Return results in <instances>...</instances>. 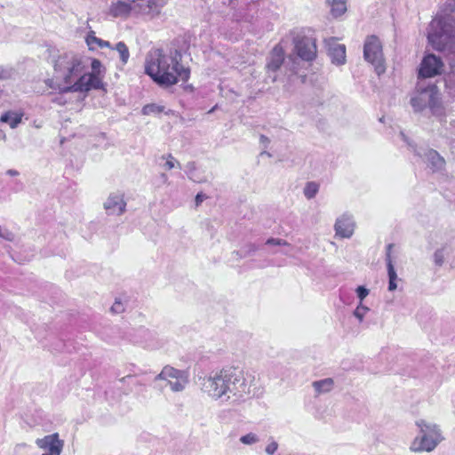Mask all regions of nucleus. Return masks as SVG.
I'll return each mask as SVG.
<instances>
[{"label":"nucleus","mask_w":455,"mask_h":455,"mask_svg":"<svg viewBox=\"0 0 455 455\" xmlns=\"http://www.w3.org/2000/svg\"><path fill=\"white\" fill-rule=\"evenodd\" d=\"M36 446L44 451L42 455H60L64 447V441L58 433L45 435L36 440Z\"/></svg>","instance_id":"obj_11"},{"label":"nucleus","mask_w":455,"mask_h":455,"mask_svg":"<svg viewBox=\"0 0 455 455\" xmlns=\"http://www.w3.org/2000/svg\"><path fill=\"white\" fill-rule=\"evenodd\" d=\"M22 114L8 111L0 117V122L7 123L12 129H15L22 121Z\"/></svg>","instance_id":"obj_21"},{"label":"nucleus","mask_w":455,"mask_h":455,"mask_svg":"<svg viewBox=\"0 0 455 455\" xmlns=\"http://www.w3.org/2000/svg\"><path fill=\"white\" fill-rule=\"evenodd\" d=\"M125 307L124 303L120 299H116L112 305L110 310L114 314H121L124 311Z\"/></svg>","instance_id":"obj_30"},{"label":"nucleus","mask_w":455,"mask_h":455,"mask_svg":"<svg viewBox=\"0 0 455 455\" xmlns=\"http://www.w3.org/2000/svg\"><path fill=\"white\" fill-rule=\"evenodd\" d=\"M257 250H258V247L255 244L251 243V244L247 245L246 254L250 255V254L255 252Z\"/></svg>","instance_id":"obj_37"},{"label":"nucleus","mask_w":455,"mask_h":455,"mask_svg":"<svg viewBox=\"0 0 455 455\" xmlns=\"http://www.w3.org/2000/svg\"><path fill=\"white\" fill-rule=\"evenodd\" d=\"M180 58L177 51L167 53L162 49H154L147 56L146 73L160 86L176 84L179 79L187 82L190 71L180 63Z\"/></svg>","instance_id":"obj_2"},{"label":"nucleus","mask_w":455,"mask_h":455,"mask_svg":"<svg viewBox=\"0 0 455 455\" xmlns=\"http://www.w3.org/2000/svg\"><path fill=\"white\" fill-rule=\"evenodd\" d=\"M331 6V13L335 16H340L347 11L345 0H327Z\"/></svg>","instance_id":"obj_23"},{"label":"nucleus","mask_w":455,"mask_h":455,"mask_svg":"<svg viewBox=\"0 0 455 455\" xmlns=\"http://www.w3.org/2000/svg\"><path fill=\"white\" fill-rule=\"evenodd\" d=\"M12 77V70L0 67V79L7 80Z\"/></svg>","instance_id":"obj_35"},{"label":"nucleus","mask_w":455,"mask_h":455,"mask_svg":"<svg viewBox=\"0 0 455 455\" xmlns=\"http://www.w3.org/2000/svg\"><path fill=\"white\" fill-rule=\"evenodd\" d=\"M164 380L172 392H182L188 386V373L186 371L165 365L155 378V381Z\"/></svg>","instance_id":"obj_8"},{"label":"nucleus","mask_w":455,"mask_h":455,"mask_svg":"<svg viewBox=\"0 0 455 455\" xmlns=\"http://www.w3.org/2000/svg\"><path fill=\"white\" fill-rule=\"evenodd\" d=\"M214 109H215V107L210 110V113L213 112Z\"/></svg>","instance_id":"obj_45"},{"label":"nucleus","mask_w":455,"mask_h":455,"mask_svg":"<svg viewBox=\"0 0 455 455\" xmlns=\"http://www.w3.org/2000/svg\"><path fill=\"white\" fill-rule=\"evenodd\" d=\"M132 12V6L130 4L124 1L113 2L109 8V14L115 18L117 17H127Z\"/></svg>","instance_id":"obj_19"},{"label":"nucleus","mask_w":455,"mask_h":455,"mask_svg":"<svg viewBox=\"0 0 455 455\" xmlns=\"http://www.w3.org/2000/svg\"><path fill=\"white\" fill-rule=\"evenodd\" d=\"M6 174L9 175V176H18L19 175V172L16 171V170H13V169H10L6 172Z\"/></svg>","instance_id":"obj_39"},{"label":"nucleus","mask_w":455,"mask_h":455,"mask_svg":"<svg viewBox=\"0 0 455 455\" xmlns=\"http://www.w3.org/2000/svg\"><path fill=\"white\" fill-rule=\"evenodd\" d=\"M255 376L239 368L229 367L204 377L201 389L213 400L240 405L254 395Z\"/></svg>","instance_id":"obj_1"},{"label":"nucleus","mask_w":455,"mask_h":455,"mask_svg":"<svg viewBox=\"0 0 455 455\" xmlns=\"http://www.w3.org/2000/svg\"><path fill=\"white\" fill-rule=\"evenodd\" d=\"M206 198V196L203 193H198L196 196V204L198 206Z\"/></svg>","instance_id":"obj_36"},{"label":"nucleus","mask_w":455,"mask_h":455,"mask_svg":"<svg viewBox=\"0 0 455 455\" xmlns=\"http://www.w3.org/2000/svg\"><path fill=\"white\" fill-rule=\"evenodd\" d=\"M415 425L419 432L411 442L409 449L411 452L430 453L445 440L440 425L424 419L416 420Z\"/></svg>","instance_id":"obj_5"},{"label":"nucleus","mask_w":455,"mask_h":455,"mask_svg":"<svg viewBox=\"0 0 455 455\" xmlns=\"http://www.w3.org/2000/svg\"><path fill=\"white\" fill-rule=\"evenodd\" d=\"M411 104L416 112L422 111L427 107L435 116H439L443 114L439 93L435 85L427 86L412 97Z\"/></svg>","instance_id":"obj_6"},{"label":"nucleus","mask_w":455,"mask_h":455,"mask_svg":"<svg viewBox=\"0 0 455 455\" xmlns=\"http://www.w3.org/2000/svg\"><path fill=\"white\" fill-rule=\"evenodd\" d=\"M162 177L164 179V180H167V177L165 174H163Z\"/></svg>","instance_id":"obj_44"},{"label":"nucleus","mask_w":455,"mask_h":455,"mask_svg":"<svg viewBox=\"0 0 455 455\" xmlns=\"http://www.w3.org/2000/svg\"><path fill=\"white\" fill-rule=\"evenodd\" d=\"M319 190V185L316 182L310 181L307 182L304 188V196L307 199L314 198Z\"/></svg>","instance_id":"obj_24"},{"label":"nucleus","mask_w":455,"mask_h":455,"mask_svg":"<svg viewBox=\"0 0 455 455\" xmlns=\"http://www.w3.org/2000/svg\"><path fill=\"white\" fill-rule=\"evenodd\" d=\"M53 75L45 81L47 86L60 93L79 92L76 85L80 83V77L85 68L83 57L79 54L68 52L52 56Z\"/></svg>","instance_id":"obj_3"},{"label":"nucleus","mask_w":455,"mask_h":455,"mask_svg":"<svg viewBox=\"0 0 455 455\" xmlns=\"http://www.w3.org/2000/svg\"><path fill=\"white\" fill-rule=\"evenodd\" d=\"M109 215H122L126 210V202L124 194L120 192L111 193L103 204Z\"/></svg>","instance_id":"obj_14"},{"label":"nucleus","mask_w":455,"mask_h":455,"mask_svg":"<svg viewBox=\"0 0 455 455\" xmlns=\"http://www.w3.org/2000/svg\"><path fill=\"white\" fill-rule=\"evenodd\" d=\"M284 61V50L280 44H276L271 51L267 63V73L276 72Z\"/></svg>","instance_id":"obj_17"},{"label":"nucleus","mask_w":455,"mask_h":455,"mask_svg":"<svg viewBox=\"0 0 455 455\" xmlns=\"http://www.w3.org/2000/svg\"><path fill=\"white\" fill-rule=\"evenodd\" d=\"M328 48V54L331 62L336 65H342L346 61V47L339 44L336 39L330 38L325 41Z\"/></svg>","instance_id":"obj_15"},{"label":"nucleus","mask_w":455,"mask_h":455,"mask_svg":"<svg viewBox=\"0 0 455 455\" xmlns=\"http://www.w3.org/2000/svg\"><path fill=\"white\" fill-rule=\"evenodd\" d=\"M164 110V106H159V105L152 103V104L145 105L143 107L142 114L146 115V116L152 115V114H160Z\"/></svg>","instance_id":"obj_26"},{"label":"nucleus","mask_w":455,"mask_h":455,"mask_svg":"<svg viewBox=\"0 0 455 455\" xmlns=\"http://www.w3.org/2000/svg\"><path fill=\"white\" fill-rule=\"evenodd\" d=\"M266 244H268V245H272V244L273 245H286V246L290 245L285 240L279 239V238H269V239L267 240Z\"/></svg>","instance_id":"obj_34"},{"label":"nucleus","mask_w":455,"mask_h":455,"mask_svg":"<svg viewBox=\"0 0 455 455\" xmlns=\"http://www.w3.org/2000/svg\"><path fill=\"white\" fill-rule=\"evenodd\" d=\"M394 247L393 243H389L387 245L386 251V262L387 267V275H388V291H394L397 288V274L395 269V266L393 264V259L391 258V251Z\"/></svg>","instance_id":"obj_18"},{"label":"nucleus","mask_w":455,"mask_h":455,"mask_svg":"<svg viewBox=\"0 0 455 455\" xmlns=\"http://www.w3.org/2000/svg\"><path fill=\"white\" fill-rule=\"evenodd\" d=\"M336 235L342 238H349L352 236L355 229V222L352 216L343 214L337 219L334 225Z\"/></svg>","instance_id":"obj_16"},{"label":"nucleus","mask_w":455,"mask_h":455,"mask_svg":"<svg viewBox=\"0 0 455 455\" xmlns=\"http://www.w3.org/2000/svg\"><path fill=\"white\" fill-rule=\"evenodd\" d=\"M414 151L432 172H442L445 169L446 162L436 150L421 148Z\"/></svg>","instance_id":"obj_10"},{"label":"nucleus","mask_w":455,"mask_h":455,"mask_svg":"<svg viewBox=\"0 0 455 455\" xmlns=\"http://www.w3.org/2000/svg\"><path fill=\"white\" fill-rule=\"evenodd\" d=\"M240 443L245 445H252L259 442V437L255 433H248L242 435L239 439Z\"/></svg>","instance_id":"obj_27"},{"label":"nucleus","mask_w":455,"mask_h":455,"mask_svg":"<svg viewBox=\"0 0 455 455\" xmlns=\"http://www.w3.org/2000/svg\"><path fill=\"white\" fill-rule=\"evenodd\" d=\"M290 60H291V61H292V67L291 68V69L292 71H295V70H296V67H295V64H296V63H295V60H294V59H293V58H291V57H290Z\"/></svg>","instance_id":"obj_40"},{"label":"nucleus","mask_w":455,"mask_h":455,"mask_svg":"<svg viewBox=\"0 0 455 455\" xmlns=\"http://www.w3.org/2000/svg\"><path fill=\"white\" fill-rule=\"evenodd\" d=\"M116 50L118 52L123 64H126L130 57L129 50L126 44L123 42H119L116 45Z\"/></svg>","instance_id":"obj_25"},{"label":"nucleus","mask_w":455,"mask_h":455,"mask_svg":"<svg viewBox=\"0 0 455 455\" xmlns=\"http://www.w3.org/2000/svg\"><path fill=\"white\" fill-rule=\"evenodd\" d=\"M268 77L271 79L272 82H275V80H276L275 76H271L270 75H268Z\"/></svg>","instance_id":"obj_42"},{"label":"nucleus","mask_w":455,"mask_h":455,"mask_svg":"<svg viewBox=\"0 0 455 455\" xmlns=\"http://www.w3.org/2000/svg\"><path fill=\"white\" fill-rule=\"evenodd\" d=\"M90 50H94L96 46L100 48L109 47V42L96 37L94 31H90L85 38Z\"/></svg>","instance_id":"obj_22"},{"label":"nucleus","mask_w":455,"mask_h":455,"mask_svg":"<svg viewBox=\"0 0 455 455\" xmlns=\"http://www.w3.org/2000/svg\"><path fill=\"white\" fill-rule=\"evenodd\" d=\"M427 39L435 50L455 54V0L431 21Z\"/></svg>","instance_id":"obj_4"},{"label":"nucleus","mask_w":455,"mask_h":455,"mask_svg":"<svg viewBox=\"0 0 455 455\" xmlns=\"http://www.w3.org/2000/svg\"><path fill=\"white\" fill-rule=\"evenodd\" d=\"M357 297L360 299V303L368 296L369 290L364 286H358L356 289Z\"/></svg>","instance_id":"obj_32"},{"label":"nucleus","mask_w":455,"mask_h":455,"mask_svg":"<svg viewBox=\"0 0 455 455\" xmlns=\"http://www.w3.org/2000/svg\"><path fill=\"white\" fill-rule=\"evenodd\" d=\"M434 261L435 265L442 266L444 262L443 250H437L434 253Z\"/></svg>","instance_id":"obj_31"},{"label":"nucleus","mask_w":455,"mask_h":455,"mask_svg":"<svg viewBox=\"0 0 455 455\" xmlns=\"http://www.w3.org/2000/svg\"><path fill=\"white\" fill-rule=\"evenodd\" d=\"M261 155H266V156H271V155H270L268 152H267V151H263V152L261 153Z\"/></svg>","instance_id":"obj_43"},{"label":"nucleus","mask_w":455,"mask_h":455,"mask_svg":"<svg viewBox=\"0 0 455 455\" xmlns=\"http://www.w3.org/2000/svg\"><path fill=\"white\" fill-rule=\"evenodd\" d=\"M363 56L368 62L375 67V71L379 76L385 72L382 44L376 36H370L366 38Z\"/></svg>","instance_id":"obj_9"},{"label":"nucleus","mask_w":455,"mask_h":455,"mask_svg":"<svg viewBox=\"0 0 455 455\" xmlns=\"http://www.w3.org/2000/svg\"><path fill=\"white\" fill-rule=\"evenodd\" d=\"M259 140L265 147L269 143V139L265 135H260Z\"/></svg>","instance_id":"obj_38"},{"label":"nucleus","mask_w":455,"mask_h":455,"mask_svg":"<svg viewBox=\"0 0 455 455\" xmlns=\"http://www.w3.org/2000/svg\"><path fill=\"white\" fill-rule=\"evenodd\" d=\"M91 72H83V76L80 77V83L76 85V89H80L81 92H89L92 89H102L103 88V77L106 73V68L102 63L93 59L91 62Z\"/></svg>","instance_id":"obj_7"},{"label":"nucleus","mask_w":455,"mask_h":455,"mask_svg":"<svg viewBox=\"0 0 455 455\" xmlns=\"http://www.w3.org/2000/svg\"><path fill=\"white\" fill-rule=\"evenodd\" d=\"M163 159H166V162L164 165V167L166 169V170H172L175 167H178V168H181V164H180V162H178L173 156L172 155L169 154L168 156H162Z\"/></svg>","instance_id":"obj_28"},{"label":"nucleus","mask_w":455,"mask_h":455,"mask_svg":"<svg viewBox=\"0 0 455 455\" xmlns=\"http://www.w3.org/2000/svg\"><path fill=\"white\" fill-rule=\"evenodd\" d=\"M5 139H6V135L2 131H0V140H5Z\"/></svg>","instance_id":"obj_41"},{"label":"nucleus","mask_w":455,"mask_h":455,"mask_svg":"<svg viewBox=\"0 0 455 455\" xmlns=\"http://www.w3.org/2000/svg\"><path fill=\"white\" fill-rule=\"evenodd\" d=\"M294 44L297 54L301 60L311 61L315 58L316 44L313 37L298 35L294 38Z\"/></svg>","instance_id":"obj_12"},{"label":"nucleus","mask_w":455,"mask_h":455,"mask_svg":"<svg viewBox=\"0 0 455 455\" xmlns=\"http://www.w3.org/2000/svg\"><path fill=\"white\" fill-rule=\"evenodd\" d=\"M312 387L315 389V395L318 396L322 394L331 392L334 387V380L331 378L316 380L312 383Z\"/></svg>","instance_id":"obj_20"},{"label":"nucleus","mask_w":455,"mask_h":455,"mask_svg":"<svg viewBox=\"0 0 455 455\" xmlns=\"http://www.w3.org/2000/svg\"><path fill=\"white\" fill-rule=\"evenodd\" d=\"M443 62L440 58L434 54L427 55L420 65L419 76L424 78L433 77L441 74Z\"/></svg>","instance_id":"obj_13"},{"label":"nucleus","mask_w":455,"mask_h":455,"mask_svg":"<svg viewBox=\"0 0 455 455\" xmlns=\"http://www.w3.org/2000/svg\"><path fill=\"white\" fill-rule=\"evenodd\" d=\"M369 311V307L360 303L354 311V315L360 321L363 322L365 314Z\"/></svg>","instance_id":"obj_29"},{"label":"nucleus","mask_w":455,"mask_h":455,"mask_svg":"<svg viewBox=\"0 0 455 455\" xmlns=\"http://www.w3.org/2000/svg\"><path fill=\"white\" fill-rule=\"evenodd\" d=\"M193 163L188 164L189 166L193 167Z\"/></svg>","instance_id":"obj_46"},{"label":"nucleus","mask_w":455,"mask_h":455,"mask_svg":"<svg viewBox=\"0 0 455 455\" xmlns=\"http://www.w3.org/2000/svg\"><path fill=\"white\" fill-rule=\"evenodd\" d=\"M278 449V443L272 440L267 446H266V449H265V451L267 454L268 455H274L275 452L277 451Z\"/></svg>","instance_id":"obj_33"}]
</instances>
